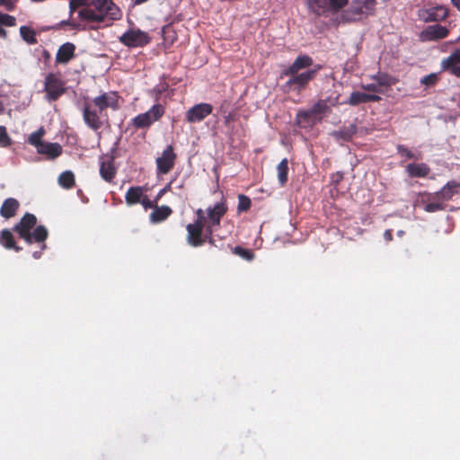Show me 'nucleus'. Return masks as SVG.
Here are the masks:
<instances>
[{
	"label": "nucleus",
	"instance_id": "obj_33",
	"mask_svg": "<svg viewBox=\"0 0 460 460\" xmlns=\"http://www.w3.org/2000/svg\"><path fill=\"white\" fill-rule=\"evenodd\" d=\"M58 183L65 189H71L75 185V175L71 171L62 172L58 177Z\"/></svg>",
	"mask_w": 460,
	"mask_h": 460
},
{
	"label": "nucleus",
	"instance_id": "obj_36",
	"mask_svg": "<svg viewBox=\"0 0 460 460\" xmlns=\"http://www.w3.org/2000/svg\"><path fill=\"white\" fill-rule=\"evenodd\" d=\"M328 109L327 103L324 101H320L310 109V113H312L314 117L318 118V115L324 113Z\"/></svg>",
	"mask_w": 460,
	"mask_h": 460
},
{
	"label": "nucleus",
	"instance_id": "obj_30",
	"mask_svg": "<svg viewBox=\"0 0 460 460\" xmlns=\"http://www.w3.org/2000/svg\"><path fill=\"white\" fill-rule=\"evenodd\" d=\"M308 8L316 14L327 13V0H305Z\"/></svg>",
	"mask_w": 460,
	"mask_h": 460
},
{
	"label": "nucleus",
	"instance_id": "obj_56",
	"mask_svg": "<svg viewBox=\"0 0 460 460\" xmlns=\"http://www.w3.org/2000/svg\"><path fill=\"white\" fill-rule=\"evenodd\" d=\"M33 256H34L35 258H39V257H40V253H39V252H34V253H33Z\"/></svg>",
	"mask_w": 460,
	"mask_h": 460
},
{
	"label": "nucleus",
	"instance_id": "obj_42",
	"mask_svg": "<svg viewBox=\"0 0 460 460\" xmlns=\"http://www.w3.org/2000/svg\"><path fill=\"white\" fill-rule=\"evenodd\" d=\"M11 144V139L6 132V128L0 126V145L2 146H8Z\"/></svg>",
	"mask_w": 460,
	"mask_h": 460
},
{
	"label": "nucleus",
	"instance_id": "obj_21",
	"mask_svg": "<svg viewBox=\"0 0 460 460\" xmlns=\"http://www.w3.org/2000/svg\"><path fill=\"white\" fill-rule=\"evenodd\" d=\"M40 154L47 155L49 158H56L62 153V147L58 143H43L37 149Z\"/></svg>",
	"mask_w": 460,
	"mask_h": 460
},
{
	"label": "nucleus",
	"instance_id": "obj_16",
	"mask_svg": "<svg viewBox=\"0 0 460 460\" xmlns=\"http://www.w3.org/2000/svg\"><path fill=\"white\" fill-rule=\"evenodd\" d=\"M93 103L101 112L108 107L115 108L117 106V97L111 93H103L94 98Z\"/></svg>",
	"mask_w": 460,
	"mask_h": 460
},
{
	"label": "nucleus",
	"instance_id": "obj_4",
	"mask_svg": "<svg viewBox=\"0 0 460 460\" xmlns=\"http://www.w3.org/2000/svg\"><path fill=\"white\" fill-rule=\"evenodd\" d=\"M320 69L318 66L315 69H310L305 71L303 73L293 74L289 75H286V77H289L288 80L282 85V90L285 93L290 92H297L299 93L302 89H304L308 83L314 79L317 71Z\"/></svg>",
	"mask_w": 460,
	"mask_h": 460
},
{
	"label": "nucleus",
	"instance_id": "obj_14",
	"mask_svg": "<svg viewBox=\"0 0 460 460\" xmlns=\"http://www.w3.org/2000/svg\"><path fill=\"white\" fill-rule=\"evenodd\" d=\"M447 16V10L441 5L419 11V17L425 22L444 20Z\"/></svg>",
	"mask_w": 460,
	"mask_h": 460
},
{
	"label": "nucleus",
	"instance_id": "obj_43",
	"mask_svg": "<svg viewBox=\"0 0 460 460\" xmlns=\"http://www.w3.org/2000/svg\"><path fill=\"white\" fill-rule=\"evenodd\" d=\"M361 88L366 91H368V92L378 93H383V89H381V87L376 83L362 84Z\"/></svg>",
	"mask_w": 460,
	"mask_h": 460
},
{
	"label": "nucleus",
	"instance_id": "obj_11",
	"mask_svg": "<svg viewBox=\"0 0 460 460\" xmlns=\"http://www.w3.org/2000/svg\"><path fill=\"white\" fill-rule=\"evenodd\" d=\"M175 154L172 146H168L162 155L156 159L157 170L160 173H168L174 165Z\"/></svg>",
	"mask_w": 460,
	"mask_h": 460
},
{
	"label": "nucleus",
	"instance_id": "obj_23",
	"mask_svg": "<svg viewBox=\"0 0 460 460\" xmlns=\"http://www.w3.org/2000/svg\"><path fill=\"white\" fill-rule=\"evenodd\" d=\"M100 173L106 181H111L116 174V168L112 159L102 161L100 166Z\"/></svg>",
	"mask_w": 460,
	"mask_h": 460
},
{
	"label": "nucleus",
	"instance_id": "obj_17",
	"mask_svg": "<svg viewBox=\"0 0 460 460\" xmlns=\"http://www.w3.org/2000/svg\"><path fill=\"white\" fill-rule=\"evenodd\" d=\"M84 122L92 128L98 129L102 126V121L99 115L95 111H93L91 106L86 104L84 109Z\"/></svg>",
	"mask_w": 460,
	"mask_h": 460
},
{
	"label": "nucleus",
	"instance_id": "obj_40",
	"mask_svg": "<svg viewBox=\"0 0 460 460\" xmlns=\"http://www.w3.org/2000/svg\"><path fill=\"white\" fill-rule=\"evenodd\" d=\"M251 206V200L244 195H239L238 197V210L245 211L248 210Z\"/></svg>",
	"mask_w": 460,
	"mask_h": 460
},
{
	"label": "nucleus",
	"instance_id": "obj_53",
	"mask_svg": "<svg viewBox=\"0 0 460 460\" xmlns=\"http://www.w3.org/2000/svg\"><path fill=\"white\" fill-rule=\"evenodd\" d=\"M0 37L1 38H5L6 37V31L4 30L1 26H0Z\"/></svg>",
	"mask_w": 460,
	"mask_h": 460
},
{
	"label": "nucleus",
	"instance_id": "obj_50",
	"mask_svg": "<svg viewBox=\"0 0 460 460\" xmlns=\"http://www.w3.org/2000/svg\"><path fill=\"white\" fill-rule=\"evenodd\" d=\"M227 108H228V102H224L222 105L220 106V112L224 116L226 113H227Z\"/></svg>",
	"mask_w": 460,
	"mask_h": 460
},
{
	"label": "nucleus",
	"instance_id": "obj_31",
	"mask_svg": "<svg viewBox=\"0 0 460 460\" xmlns=\"http://www.w3.org/2000/svg\"><path fill=\"white\" fill-rule=\"evenodd\" d=\"M0 243L7 249H14L15 251L21 250L20 247L15 246L13 234L7 229H4L1 232Z\"/></svg>",
	"mask_w": 460,
	"mask_h": 460
},
{
	"label": "nucleus",
	"instance_id": "obj_26",
	"mask_svg": "<svg viewBox=\"0 0 460 460\" xmlns=\"http://www.w3.org/2000/svg\"><path fill=\"white\" fill-rule=\"evenodd\" d=\"M356 132V126L354 124H350L349 127L344 128L343 129L333 131L332 136H333L337 140L341 139L349 141L352 138Z\"/></svg>",
	"mask_w": 460,
	"mask_h": 460
},
{
	"label": "nucleus",
	"instance_id": "obj_6",
	"mask_svg": "<svg viewBox=\"0 0 460 460\" xmlns=\"http://www.w3.org/2000/svg\"><path fill=\"white\" fill-rule=\"evenodd\" d=\"M164 113V108L161 104L154 105L149 111L137 115L133 119V124L137 128H146L153 122L158 120Z\"/></svg>",
	"mask_w": 460,
	"mask_h": 460
},
{
	"label": "nucleus",
	"instance_id": "obj_15",
	"mask_svg": "<svg viewBox=\"0 0 460 460\" xmlns=\"http://www.w3.org/2000/svg\"><path fill=\"white\" fill-rule=\"evenodd\" d=\"M460 49L453 51L449 57L442 60L441 66L453 75L460 76Z\"/></svg>",
	"mask_w": 460,
	"mask_h": 460
},
{
	"label": "nucleus",
	"instance_id": "obj_51",
	"mask_svg": "<svg viewBox=\"0 0 460 460\" xmlns=\"http://www.w3.org/2000/svg\"><path fill=\"white\" fill-rule=\"evenodd\" d=\"M385 238L387 240V241H391L392 240V232L391 230H386L385 232Z\"/></svg>",
	"mask_w": 460,
	"mask_h": 460
},
{
	"label": "nucleus",
	"instance_id": "obj_32",
	"mask_svg": "<svg viewBox=\"0 0 460 460\" xmlns=\"http://www.w3.org/2000/svg\"><path fill=\"white\" fill-rule=\"evenodd\" d=\"M21 37L28 44L33 45L37 43L36 31L29 26H22L20 28Z\"/></svg>",
	"mask_w": 460,
	"mask_h": 460
},
{
	"label": "nucleus",
	"instance_id": "obj_34",
	"mask_svg": "<svg viewBox=\"0 0 460 460\" xmlns=\"http://www.w3.org/2000/svg\"><path fill=\"white\" fill-rule=\"evenodd\" d=\"M278 179L281 185H284L288 181V159L284 158L277 166Z\"/></svg>",
	"mask_w": 460,
	"mask_h": 460
},
{
	"label": "nucleus",
	"instance_id": "obj_39",
	"mask_svg": "<svg viewBox=\"0 0 460 460\" xmlns=\"http://www.w3.org/2000/svg\"><path fill=\"white\" fill-rule=\"evenodd\" d=\"M438 80V75L436 73H431L428 75H425L421 80L420 83L426 86H432L434 85Z\"/></svg>",
	"mask_w": 460,
	"mask_h": 460
},
{
	"label": "nucleus",
	"instance_id": "obj_44",
	"mask_svg": "<svg viewBox=\"0 0 460 460\" xmlns=\"http://www.w3.org/2000/svg\"><path fill=\"white\" fill-rule=\"evenodd\" d=\"M234 252L236 254L242 256L243 258H244L246 260L252 259V253L248 250H245L242 247H235Z\"/></svg>",
	"mask_w": 460,
	"mask_h": 460
},
{
	"label": "nucleus",
	"instance_id": "obj_1",
	"mask_svg": "<svg viewBox=\"0 0 460 460\" xmlns=\"http://www.w3.org/2000/svg\"><path fill=\"white\" fill-rule=\"evenodd\" d=\"M78 17L87 22H102L106 19L118 20L121 13L112 0H88L77 11Z\"/></svg>",
	"mask_w": 460,
	"mask_h": 460
},
{
	"label": "nucleus",
	"instance_id": "obj_47",
	"mask_svg": "<svg viewBox=\"0 0 460 460\" xmlns=\"http://www.w3.org/2000/svg\"><path fill=\"white\" fill-rule=\"evenodd\" d=\"M235 116H236V113L234 111H229V112L226 113L223 116L225 123L228 125L231 122L234 121L235 120Z\"/></svg>",
	"mask_w": 460,
	"mask_h": 460
},
{
	"label": "nucleus",
	"instance_id": "obj_20",
	"mask_svg": "<svg viewBox=\"0 0 460 460\" xmlns=\"http://www.w3.org/2000/svg\"><path fill=\"white\" fill-rule=\"evenodd\" d=\"M75 46L72 43H65L59 47L56 61L58 63H66L74 57Z\"/></svg>",
	"mask_w": 460,
	"mask_h": 460
},
{
	"label": "nucleus",
	"instance_id": "obj_35",
	"mask_svg": "<svg viewBox=\"0 0 460 460\" xmlns=\"http://www.w3.org/2000/svg\"><path fill=\"white\" fill-rule=\"evenodd\" d=\"M367 93H360V92H353L351 93L348 103L350 105H358L360 103L367 102Z\"/></svg>",
	"mask_w": 460,
	"mask_h": 460
},
{
	"label": "nucleus",
	"instance_id": "obj_22",
	"mask_svg": "<svg viewBox=\"0 0 460 460\" xmlns=\"http://www.w3.org/2000/svg\"><path fill=\"white\" fill-rule=\"evenodd\" d=\"M19 208V202L17 199L9 198L5 199L0 208V214L2 217L5 218H10L14 217L17 209Z\"/></svg>",
	"mask_w": 460,
	"mask_h": 460
},
{
	"label": "nucleus",
	"instance_id": "obj_55",
	"mask_svg": "<svg viewBox=\"0 0 460 460\" xmlns=\"http://www.w3.org/2000/svg\"><path fill=\"white\" fill-rule=\"evenodd\" d=\"M146 0H136V3H137V4H142V3L146 2Z\"/></svg>",
	"mask_w": 460,
	"mask_h": 460
},
{
	"label": "nucleus",
	"instance_id": "obj_25",
	"mask_svg": "<svg viewBox=\"0 0 460 460\" xmlns=\"http://www.w3.org/2000/svg\"><path fill=\"white\" fill-rule=\"evenodd\" d=\"M172 214V209L168 206L158 207L155 205L154 211L150 215V220L153 223H159L165 220Z\"/></svg>",
	"mask_w": 460,
	"mask_h": 460
},
{
	"label": "nucleus",
	"instance_id": "obj_2",
	"mask_svg": "<svg viewBox=\"0 0 460 460\" xmlns=\"http://www.w3.org/2000/svg\"><path fill=\"white\" fill-rule=\"evenodd\" d=\"M376 0H352L348 9L341 11L333 19V24L338 26L342 23L354 22L361 19L363 14H373Z\"/></svg>",
	"mask_w": 460,
	"mask_h": 460
},
{
	"label": "nucleus",
	"instance_id": "obj_41",
	"mask_svg": "<svg viewBox=\"0 0 460 460\" xmlns=\"http://www.w3.org/2000/svg\"><path fill=\"white\" fill-rule=\"evenodd\" d=\"M442 202H443L442 200H438V202H430L425 206L424 209H425V211H427L429 213L436 212L438 210H443L444 205Z\"/></svg>",
	"mask_w": 460,
	"mask_h": 460
},
{
	"label": "nucleus",
	"instance_id": "obj_5",
	"mask_svg": "<svg viewBox=\"0 0 460 460\" xmlns=\"http://www.w3.org/2000/svg\"><path fill=\"white\" fill-rule=\"evenodd\" d=\"M226 211L227 207L225 202H218L215 204L213 208H208V222L206 227V237L208 238L209 243H213L212 234L214 227L220 225L221 217Z\"/></svg>",
	"mask_w": 460,
	"mask_h": 460
},
{
	"label": "nucleus",
	"instance_id": "obj_49",
	"mask_svg": "<svg viewBox=\"0 0 460 460\" xmlns=\"http://www.w3.org/2000/svg\"><path fill=\"white\" fill-rule=\"evenodd\" d=\"M367 102H379L381 100V97L377 94H370V93H367Z\"/></svg>",
	"mask_w": 460,
	"mask_h": 460
},
{
	"label": "nucleus",
	"instance_id": "obj_29",
	"mask_svg": "<svg viewBox=\"0 0 460 460\" xmlns=\"http://www.w3.org/2000/svg\"><path fill=\"white\" fill-rule=\"evenodd\" d=\"M320 119L314 117L309 111H301L296 116V122L301 127H308L315 124Z\"/></svg>",
	"mask_w": 460,
	"mask_h": 460
},
{
	"label": "nucleus",
	"instance_id": "obj_12",
	"mask_svg": "<svg viewBox=\"0 0 460 460\" xmlns=\"http://www.w3.org/2000/svg\"><path fill=\"white\" fill-rule=\"evenodd\" d=\"M313 65V59L307 55L298 56L295 61L280 73V78L283 79L286 75L297 74L300 70L308 68Z\"/></svg>",
	"mask_w": 460,
	"mask_h": 460
},
{
	"label": "nucleus",
	"instance_id": "obj_10",
	"mask_svg": "<svg viewBox=\"0 0 460 460\" xmlns=\"http://www.w3.org/2000/svg\"><path fill=\"white\" fill-rule=\"evenodd\" d=\"M449 31L439 24L429 25L426 27L420 33L421 41H435L446 38Z\"/></svg>",
	"mask_w": 460,
	"mask_h": 460
},
{
	"label": "nucleus",
	"instance_id": "obj_45",
	"mask_svg": "<svg viewBox=\"0 0 460 460\" xmlns=\"http://www.w3.org/2000/svg\"><path fill=\"white\" fill-rule=\"evenodd\" d=\"M146 209L155 208L156 205V201L153 202L148 199V197L144 194L143 199L139 202Z\"/></svg>",
	"mask_w": 460,
	"mask_h": 460
},
{
	"label": "nucleus",
	"instance_id": "obj_8",
	"mask_svg": "<svg viewBox=\"0 0 460 460\" xmlns=\"http://www.w3.org/2000/svg\"><path fill=\"white\" fill-rule=\"evenodd\" d=\"M45 91L50 101L58 99L65 91L62 81L53 74H49L45 79Z\"/></svg>",
	"mask_w": 460,
	"mask_h": 460
},
{
	"label": "nucleus",
	"instance_id": "obj_54",
	"mask_svg": "<svg viewBox=\"0 0 460 460\" xmlns=\"http://www.w3.org/2000/svg\"><path fill=\"white\" fill-rule=\"evenodd\" d=\"M168 187L164 188V190H162L159 194L157 195V199H159L167 190Z\"/></svg>",
	"mask_w": 460,
	"mask_h": 460
},
{
	"label": "nucleus",
	"instance_id": "obj_52",
	"mask_svg": "<svg viewBox=\"0 0 460 460\" xmlns=\"http://www.w3.org/2000/svg\"><path fill=\"white\" fill-rule=\"evenodd\" d=\"M451 2L460 11V0H451Z\"/></svg>",
	"mask_w": 460,
	"mask_h": 460
},
{
	"label": "nucleus",
	"instance_id": "obj_3",
	"mask_svg": "<svg viewBox=\"0 0 460 460\" xmlns=\"http://www.w3.org/2000/svg\"><path fill=\"white\" fill-rule=\"evenodd\" d=\"M36 222V217L32 214L27 213L14 226V230L17 232L19 236L27 243H31L32 242L43 243L48 237V230L43 226H37L33 233H31V230L35 226Z\"/></svg>",
	"mask_w": 460,
	"mask_h": 460
},
{
	"label": "nucleus",
	"instance_id": "obj_9",
	"mask_svg": "<svg viewBox=\"0 0 460 460\" xmlns=\"http://www.w3.org/2000/svg\"><path fill=\"white\" fill-rule=\"evenodd\" d=\"M213 107L209 103H199L190 108L186 112V119L189 123H195L203 120L211 114Z\"/></svg>",
	"mask_w": 460,
	"mask_h": 460
},
{
	"label": "nucleus",
	"instance_id": "obj_28",
	"mask_svg": "<svg viewBox=\"0 0 460 460\" xmlns=\"http://www.w3.org/2000/svg\"><path fill=\"white\" fill-rule=\"evenodd\" d=\"M349 4V0H327V12L332 13V17L331 22L333 23L332 19L340 14V12L343 7Z\"/></svg>",
	"mask_w": 460,
	"mask_h": 460
},
{
	"label": "nucleus",
	"instance_id": "obj_13",
	"mask_svg": "<svg viewBox=\"0 0 460 460\" xmlns=\"http://www.w3.org/2000/svg\"><path fill=\"white\" fill-rule=\"evenodd\" d=\"M205 225L199 223L189 224L187 226V241L191 246H200L205 243V238L202 236V231Z\"/></svg>",
	"mask_w": 460,
	"mask_h": 460
},
{
	"label": "nucleus",
	"instance_id": "obj_37",
	"mask_svg": "<svg viewBox=\"0 0 460 460\" xmlns=\"http://www.w3.org/2000/svg\"><path fill=\"white\" fill-rule=\"evenodd\" d=\"M43 135H44V129L43 128H40L39 130L33 132L32 134H31V136L29 137L30 144L35 146L37 147V149H38L39 146H40L41 144L44 143L40 139Z\"/></svg>",
	"mask_w": 460,
	"mask_h": 460
},
{
	"label": "nucleus",
	"instance_id": "obj_7",
	"mask_svg": "<svg viewBox=\"0 0 460 460\" xmlns=\"http://www.w3.org/2000/svg\"><path fill=\"white\" fill-rule=\"evenodd\" d=\"M124 45L130 48L142 47L150 40L148 35L140 30H130L119 37Z\"/></svg>",
	"mask_w": 460,
	"mask_h": 460
},
{
	"label": "nucleus",
	"instance_id": "obj_27",
	"mask_svg": "<svg viewBox=\"0 0 460 460\" xmlns=\"http://www.w3.org/2000/svg\"><path fill=\"white\" fill-rule=\"evenodd\" d=\"M371 79L375 80L376 84L383 89V87H390L396 84L397 80L390 76L389 75L385 73H377L370 77Z\"/></svg>",
	"mask_w": 460,
	"mask_h": 460
},
{
	"label": "nucleus",
	"instance_id": "obj_48",
	"mask_svg": "<svg viewBox=\"0 0 460 460\" xmlns=\"http://www.w3.org/2000/svg\"><path fill=\"white\" fill-rule=\"evenodd\" d=\"M399 151H400V153H401L402 155H405V156H406V157H408V158H416V159H418V158H419V157H417V156H414V155H413L411 151H409L408 149L403 148V147H402V146H399Z\"/></svg>",
	"mask_w": 460,
	"mask_h": 460
},
{
	"label": "nucleus",
	"instance_id": "obj_19",
	"mask_svg": "<svg viewBox=\"0 0 460 460\" xmlns=\"http://www.w3.org/2000/svg\"><path fill=\"white\" fill-rule=\"evenodd\" d=\"M460 187V181H448L438 192L436 193V197L438 200H449L456 192V189Z\"/></svg>",
	"mask_w": 460,
	"mask_h": 460
},
{
	"label": "nucleus",
	"instance_id": "obj_46",
	"mask_svg": "<svg viewBox=\"0 0 460 460\" xmlns=\"http://www.w3.org/2000/svg\"><path fill=\"white\" fill-rule=\"evenodd\" d=\"M197 220L194 223L205 225V212L203 209L199 208L196 210Z\"/></svg>",
	"mask_w": 460,
	"mask_h": 460
},
{
	"label": "nucleus",
	"instance_id": "obj_38",
	"mask_svg": "<svg viewBox=\"0 0 460 460\" xmlns=\"http://www.w3.org/2000/svg\"><path fill=\"white\" fill-rule=\"evenodd\" d=\"M0 25L13 27L16 25V19L7 13H0Z\"/></svg>",
	"mask_w": 460,
	"mask_h": 460
},
{
	"label": "nucleus",
	"instance_id": "obj_18",
	"mask_svg": "<svg viewBox=\"0 0 460 460\" xmlns=\"http://www.w3.org/2000/svg\"><path fill=\"white\" fill-rule=\"evenodd\" d=\"M145 194V189L141 186L130 187L125 195V200L128 206H133L140 202Z\"/></svg>",
	"mask_w": 460,
	"mask_h": 460
},
{
	"label": "nucleus",
	"instance_id": "obj_24",
	"mask_svg": "<svg viewBox=\"0 0 460 460\" xmlns=\"http://www.w3.org/2000/svg\"><path fill=\"white\" fill-rule=\"evenodd\" d=\"M429 171V167L426 164H410L406 166V172L411 177H425Z\"/></svg>",
	"mask_w": 460,
	"mask_h": 460
}]
</instances>
